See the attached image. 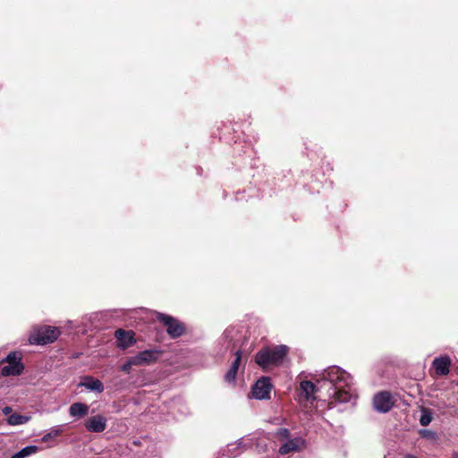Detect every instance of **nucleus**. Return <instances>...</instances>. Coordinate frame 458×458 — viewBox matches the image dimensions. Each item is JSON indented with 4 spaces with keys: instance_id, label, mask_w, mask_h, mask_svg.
Returning <instances> with one entry per match:
<instances>
[{
    "instance_id": "obj_8",
    "label": "nucleus",
    "mask_w": 458,
    "mask_h": 458,
    "mask_svg": "<svg viewBox=\"0 0 458 458\" xmlns=\"http://www.w3.org/2000/svg\"><path fill=\"white\" fill-rule=\"evenodd\" d=\"M373 405L378 412L386 413L389 411L394 405L391 394L386 391L377 393L373 398Z\"/></svg>"
},
{
    "instance_id": "obj_24",
    "label": "nucleus",
    "mask_w": 458,
    "mask_h": 458,
    "mask_svg": "<svg viewBox=\"0 0 458 458\" xmlns=\"http://www.w3.org/2000/svg\"><path fill=\"white\" fill-rule=\"evenodd\" d=\"M4 361L7 363H13L15 361L21 362V354L18 352H11L4 360Z\"/></svg>"
},
{
    "instance_id": "obj_28",
    "label": "nucleus",
    "mask_w": 458,
    "mask_h": 458,
    "mask_svg": "<svg viewBox=\"0 0 458 458\" xmlns=\"http://www.w3.org/2000/svg\"><path fill=\"white\" fill-rule=\"evenodd\" d=\"M420 434H421L423 437H428V436L432 435V432H431V431H429V430H421V431H420Z\"/></svg>"
},
{
    "instance_id": "obj_19",
    "label": "nucleus",
    "mask_w": 458,
    "mask_h": 458,
    "mask_svg": "<svg viewBox=\"0 0 458 458\" xmlns=\"http://www.w3.org/2000/svg\"><path fill=\"white\" fill-rule=\"evenodd\" d=\"M38 449V448L36 445H27L17 453L13 454L10 458H27L36 454Z\"/></svg>"
},
{
    "instance_id": "obj_14",
    "label": "nucleus",
    "mask_w": 458,
    "mask_h": 458,
    "mask_svg": "<svg viewBox=\"0 0 458 458\" xmlns=\"http://www.w3.org/2000/svg\"><path fill=\"white\" fill-rule=\"evenodd\" d=\"M242 360V351L237 350L235 352V359L232 362L229 369L225 375V380L229 384H234L236 379V375L239 370V367Z\"/></svg>"
},
{
    "instance_id": "obj_17",
    "label": "nucleus",
    "mask_w": 458,
    "mask_h": 458,
    "mask_svg": "<svg viewBox=\"0 0 458 458\" xmlns=\"http://www.w3.org/2000/svg\"><path fill=\"white\" fill-rule=\"evenodd\" d=\"M301 394L304 395L306 400L314 399L313 394L316 391V386L313 382L309 380H304L300 385Z\"/></svg>"
},
{
    "instance_id": "obj_21",
    "label": "nucleus",
    "mask_w": 458,
    "mask_h": 458,
    "mask_svg": "<svg viewBox=\"0 0 458 458\" xmlns=\"http://www.w3.org/2000/svg\"><path fill=\"white\" fill-rule=\"evenodd\" d=\"M61 432H62V429L60 428V427H54L50 429L49 432H47V434H45L42 437L41 440H42V442H47L48 440L58 437L61 434Z\"/></svg>"
},
{
    "instance_id": "obj_10",
    "label": "nucleus",
    "mask_w": 458,
    "mask_h": 458,
    "mask_svg": "<svg viewBox=\"0 0 458 458\" xmlns=\"http://www.w3.org/2000/svg\"><path fill=\"white\" fill-rule=\"evenodd\" d=\"M451 364L452 360L450 357L444 355L435 358L432 362V367L438 376H446L450 372Z\"/></svg>"
},
{
    "instance_id": "obj_13",
    "label": "nucleus",
    "mask_w": 458,
    "mask_h": 458,
    "mask_svg": "<svg viewBox=\"0 0 458 458\" xmlns=\"http://www.w3.org/2000/svg\"><path fill=\"white\" fill-rule=\"evenodd\" d=\"M78 386L81 387H85L87 390L98 394H101L105 390L103 383L99 379L90 376H85L82 377Z\"/></svg>"
},
{
    "instance_id": "obj_7",
    "label": "nucleus",
    "mask_w": 458,
    "mask_h": 458,
    "mask_svg": "<svg viewBox=\"0 0 458 458\" xmlns=\"http://www.w3.org/2000/svg\"><path fill=\"white\" fill-rule=\"evenodd\" d=\"M253 440V437H242L234 443L229 444L224 453L228 456L236 457L244 450L251 448Z\"/></svg>"
},
{
    "instance_id": "obj_26",
    "label": "nucleus",
    "mask_w": 458,
    "mask_h": 458,
    "mask_svg": "<svg viewBox=\"0 0 458 458\" xmlns=\"http://www.w3.org/2000/svg\"><path fill=\"white\" fill-rule=\"evenodd\" d=\"M276 436L280 438L290 439V431L287 428H281L277 430Z\"/></svg>"
},
{
    "instance_id": "obj_16",
    "label": "nucleus",
    "mask_w": 458,
    "mask_h": 458,
    "mask_svg": "<svg viewBox=\"0 0 458 458\" xmlns=\"http://www.w3.org/2000/svg\"><path fill=\"white\" fill-rule=\"evenodd\" d=\"M89 407L82 403H74L69 408V413L72 417H83L88 414Z\"/></svg>"
},
{
    "instance_id": "obj_9",
    "label": "nucleus",
    "mask_w": 458,
    "mask_h": 458,
    "mask_svg": "<svg viewBox=\"0 0 458 458\" xmlns=\"http://www.w3.org/2000/svg\"><path fill=\"white\" fill-rule=\"evenodd\" d=\"M85 427L89 432L101 433L106 428V419L99 414L92 416L85 422Z\"/></svg>"
},
{
    "instance_id": "obj_3",
    "label": "nucleus",
    "mask_w": 458,
    "mask_h": 458,
    "mask_svg": "<svg viewBox=\"0 0 458 458\" xmlns=\"http://www.w3.org/2000/svg\"><path fill=\"white\" fill-rule=\"evenodd\" d=\"M59 336V330L51 326H42L34 328L29 341L31 344L44 345L55 342Z\"/></svg>"
},
{
    "instance_id": "obj_23",
    "label": "nucleus",
    "mask_w": 458,
    "mask_h": 458,
    "mask_svg": "<svg viewBox=\"0 0 458 458\" xmlns=\"http://www.w3.org/2000/svg\"><path fill=\"white\" fill-rule=\"evenodd\" d=\"M246 437H253L254 438V440L252 442V446L255 445L256 449L259 453H263L266 451L267 445H266V443L261 441L259 438H258L252 435L247 436Z\"/></svg>"
},
{
    "instance_id": "obj_20",
    "label": "nucleus",
    "mask_w": 458,
    "mask_h": 458,
    "mask_svg": "<svg viewBox=\"0 0 458 458\" xmlns=\"http://www.w3.org/2000/svg\"><path fill=\"white\" fill-rule=\"evenodd\" d=\"M234 335H235V331L233 328H227L224 332L222 339L225 340V342H226V344L225 347V350L230 349L231 347H233V348L234 347V343H233Z\"/></svg>"
},
{
    "instance_id": "obj_15",
    "label": "nucleus",
    "mask_w": 458,
    "mask_h": 458,
    "mask_svg": "<svg viewBox=\"0 0 458 458\" xmlns=\"http://www.w3.org/2000/svg\"><path fill=\"white\" fill-rule=\"evenodd\" d=\"M24 366L22 362H13L2 367L1 375L4 377L19 376L23 372Z\"/></svg>"
},
{
    "instance_id": "obj_27",
    "label": "nucleus",
    "mask_w": 458,
    "mask_h": 458,
    "mask_svg": "<svg viewBox=\"0 0 458 458\" xmlns=\"http://www.w3.org/2000/svg\"><path fill=\"white\" fill-rule=\"evenodd\" d=\"M2 412L9 417L11 414H13V408L11 406H4L2 409Z\"/></svg>"
},
{
    "instance_id": "obj_22",
    "label": "nucleus",
    "mask_w": 458,
    "mask_h": 458,
    "mask_svg": "<svg viewBox=\"0 0 458 458\" xmlns=\"http://www.w3.org/2000/svg\"><path fill=\"white\" fill-rule=\"evenodd\" d=\"M432 421V413L428 409H423L421 416L420 418V423L421 426H428Z\"/></svg>"
},
{
    "instance_id": "obj_1",
    "label": "nucleus",
    "mask_w": 458,
    "mask_h": 458,
    "mask_svg": "<svg viewBox=\"0 0 458 458\" xmlns=\"http://www.w3.org/2000/svg\"><path fill=\"white\" fill-rule=\"evenodd\" d=\"M317 382L321 386H329L327 390L329 396V407L333 408L337 403H346L355 397L352 377L338 366H330L325 369L318 376Z\"/></svg>"
},
{
    "instance_id": "obj_12",
    "label": "nucleus",
    "mask_w": 458,
    "mask_h": 458,
    "mask_svg": "<svg viewBox=\"0 0 458 458\" xmlns=\"http://www.w3.org/2000/svg\"><path fill=\"white\" fill-rule=\"evenodd\" d=\"M114 335L117 340L118 346L123 350L131 346L135 343L134 334L131 331H126L120 328L115 331Z\"/></svg>"
},
{
    "instance_id": "obj_29",
    "label": "nucleus",
    "mask_w": 458,
    "mask_h": 458,
    "mask_svg": "<svg viewBox=\"0 0 458 458\" xmlns=\"http://www.w3.org/2000/svg\"><path fill=\"white\" fill-rule=\"evenodd\" d=\"M452 458H458V453H454V454H453Z\"/></svg>"
},
{
    "instance_id": "obj_18",
    "label": "nucleus",
    "mask_w": 458,
    "mask_h": 458,
    "mask_svg": "<svg viewBox=\"0 0 458 458\" xmlns=\"http://www.w3.org/2000/svg\"><path fill=\"white\" fill-rule=\"evenodd\" d=\"M30 416L13 413L7 418V423L11 426H19L26 424L30 420Z\"/></svg>"
},
{
    "instance_id": "obj_2",
    "label": "nucleus",
    "mask_w": 458,
    "mask_h": 458,
    "mask_svg": "<svg viewBox=\"0 0 458 458\" xmlns=\"http://www.w3.org/2000/svg\"><path fill=\"white\" fill-rule=\"evenodd\" d=\"M289 352L288 346L284 344L273 347H264L255 355L256 363L263 369L280 366Z\"/></svg>"
},
{
    "instance_id": "obj_6",
    "label": "nucleus",
    "mask_w": 458,
    "mask_h": 458,
    "mask_svg": "<svg viewBox=\"0 0 458 458\" xmlns=\"http://www.w3.org/2000/svg\"><path fill=\"white\" fill-rule=\"evenodd\" d=\"M271 389L270 378L262 377L252 386L251 393L253 397L258 400H267L270 398Z\"/></svg>"
},
{
    "instance_id": "obj_5",
    "label": "nucleus",
    "mask_w": 458,
    "mask_h": 458,
    "mask_svg": "<svg viewBox=\"0 0 458 458\" xmlns=\"http://www.w3.org/2000/svg\"><path fill=\"white\" fill-rule=\"evenodd\" d=\"M161 352L157 349L144 350L131 356L134 360V365L138 367L151 365L159 359Z\"/></svg>"
},
{
    "instance_id": "obj_25",
    "label": "nucleus",
    "mask_w": 458,
    "mask_h": 458,
    "mask_svg": "<svg viewBox=\"0 0 458 458\" xmlns=\"http://www.w3.org/2000/svg\"><path fill=\"white\" fill-rule=\"evenodd\" d=\"M133 361V358L129 357L124 362V364L121 367V370L126 374H130L131 367L135 366Z\"/></svg>"
},
{
    "instance_id": "obj_4",
    "label": "nucleus",
    "mask_w": 458,
    "mask_h": 458,
    "mask_svg": "<svg viewBox=\"0 0 458 458\" xmlns=\"http://www.w3.org/2000/svg\"><path fill=\"white\" fill-rule=\"evenodd\" d=\"M156 318L166 327L168 335L173 339L180 337L185 332L183 324L170 315L157 312Z\"/></svg>"
},
{
    "instance_id": "obj_11",
    "label": "nucleus",
    "mask_w": 458,
    "mask_h": 458,
    "mask_svg": "<svg viewBox=\"0 0 458 458\" xmlns=\"http://www.w3.org/2000/svg\"><path fill=\"white\" fill-rule=\"evenodd\" d=\"M304 445L305 440L301 437L290 438L280 446L278 452L280 454L284 455L292 452L300 451Z\"/></svg>"
}]
</instances>
